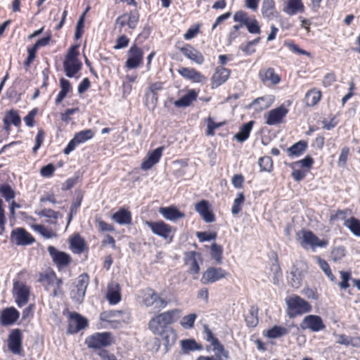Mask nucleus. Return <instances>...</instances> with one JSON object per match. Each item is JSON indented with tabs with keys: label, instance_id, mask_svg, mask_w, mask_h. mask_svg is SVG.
<instances>
[{
	"label": "nucleus",
	"instance_id": "47",
	"mask_svg": "<svg viewBox=\"0 0 360 360\" xmlns=\"http://www.w3.org/2000/svg\"><path fill=\"white\" fill-rule=\"evenodd\" d=\"M258 165L262 172H271L273 168V160L269 156H264L259 159Z\"/></svg>",
	"mask_w": 360,
	"mask_h": 360
},
{
	"label": "nucleus",
	"instance_id": "27",
	"mask_svg": "<svg viewBox=\"0 0 360 360\" xmlns=\"http://www.w3.org/2000/svg\"><path fill=\"white\" fill-rule=\"evenodd\" d=\"M275 100L273 95H265L254 99L249 105V107H255L257 111H261L269 108Z\"/></svg>",
	"mask_w": 360,
	"mask_h": 360
},
{
	"label": "nucleus",
	"instance_id": "18",
	"mask_svg": "<svg viewBox=\"0 0 360 360\" xmlns=\"http://www.w3.org/2000/svg\"><path fill=\"white\" fill-rule=\"evenodd\" d=\"M129 56L126 61V66L129 69L136 68L143 61V52L136 45L129 50Z\"/></svg>",
	"mask_w": 360,
	"mask_h": 360
},
{
	"label": "nucleus",
	"instance_id": "55",
	"mask_svg": "<svg viewBox=\"0 0 360 360\" xmlns=\"http://www.w3.org/2000/svg\"><path fill=\"white\" fill-rule=\"evenodd\" d=\"M78 48H79V45H74V46H71L69 49L67 55L65 56L64 61H70V62L80 61L78 59V55H79Z\"/></svg>",
	"mask_w": 360,
	"mask_h": 360
},
{
	"label": "nucleus",
	"instance_id": "37",
	"mask_svg": "<svg viewBox=\"0 0 360 360\" xmlns=\"http://www.w3.org/2000/svg\"><path fill=\"white\" fill-rule=\"evenodd\" d=\"M158 335L162 337L164 341L163 344L165 345L167 350L168 349V347L172 346L176 342V334L172 328L165 329Z\"/></svg>",
	"mask_w": 360,
	"mask_h": 360
},
{
	"label": "nucleus",
	"instance_id": "22",
	"mask_svg": "<svg viewBox=\"0 0 360 360\" xmlns=\"http://www.w3.org/2000/svg\"><path fill=\"white\" fill-rule=\"evenodd\" d=\"M261 11L263 17L268 20H275L279 15L274 0H263Z\"/></svg>",
	"mask_w": 360,
	"mask_h": 360
},
{
	"label": "nucleus",
	"instance_id": "26",
	"mask_svg": "<svg viewBox=\"0 0 360 360\" xmlns=\"http://www.w3.org/2000/svg\"><path fill=\"white\" fill-rule=\"evenodd\" d=\"M121 288L118 283H110L108 285L106 299L110 304H116L121 300Z\"/></svg>",
	"mask_w": 360,
	"mask_h": 360
},
{
	"label": "nucleus",
	"instance_id": "32",
	"mask_svg": "<svg viewBox=\"0 0 360 360\" xmlns=\"http://www.w3.org/2000/svg\"><path fill=\"white\" fill-rule=\"evenodd\" d=\"M307 148V142L305 141H299L290 147L287 148V153L290 158H296L303 154Z\"/></svg>",
	"mask_w": 360,
	"mask_h": 360
},
{
	"label": "nucleus",
	"instance_id": "39",
	"mask_svg": "<svg viewBox=\"0 0 360 360\" xmlns=\"http://www.w3.org/2000/svg\"><path fill=\"white\" fill-rule=\"evenodd\" d=\"M344 226H346L354 236L360 237V219L354 217L345 220Z\"/></svg>",
	"mask_w": 360,
	"mask_h": 360
},
{
	"label": "nucleus",
	"instance_id": "28",
	"mask_svg": "<svg viewBox=\"0 0 360 360\" xmlns=\"http://www.w3.org/2000/svg\"><path fill=\"white\" fill-rule=\"evenodd\" d=\"M15 290V302L19 307H22L25 305L30 296V288L25 285H22L17 288L14 285Z\"/></svg>",
	"mask_w": 360,
	"mask_h": 360
},
{
	"label": "nucleus",
	"instance_id": "29",
	"mask_svg": "<svg viewBox=\"0 0 360 360\" xmlns=\"http://www.w3.org/2000/svg\"><path fill=\"white\" fill-rule=\"evenodd\" d=\"M197 97L198 92L195 89H190L179 99L175 101L174 102V105L176 108L188 107L194 101L197 99Z\"/></svg>",
	"mask_w": 360,
	"mask_h": 360
},
{
	"label": "nucleus",
	"instance_id": "58",
	"mask_svg": "<svg viewBox=\"0 0 360 360\" xmlns=\"http://www.w3.org/2000/svg\"><path fill=\"white\" fill-rule=\"evenodd\" d=\"M257 311L252 309L245 316V322L248 327L254 328L258 324Z\"/></svg>",
	"mask_w": 360,
	"mask_h": 360
},
{
	"label": "nucleus",
	"instance_id": "19",
	"mask_svg": "<svg viewBox=\"0 0 360 360\" xmlns=\"http://www.w3.org/2000/svg\"><path fill=\"white\" fill-rule=\"evenodd\" d=\"M212 346H213V351L215 352V357L213 356H200L197 360H227L229 358V352L225 349L219 340L215 341V343Z\"/></svg>",
	"mask_w": 360,
	"mask_h": 360
},
{
	"label": "nucleus",
	"instance_id": "10",
	"mask_svg": "<svg viewBox=\"0 0 360 360\" xmlns=\"http://www.w3.org/2000/svg\"><path fill=\"white\" fill-rule=\"evenodd\" d=\"M48 252L59 269L68 266L72 262L71 256L69 254L60 251L53 246H49Z\"/></svg>",
	"mask_w": 360,
	"mask_h": 360
},
{
	"label": "nucleus",
	"instance_id": "43",
	"mask_svg": "<svg viewBox=\"0 0 360 360\" xmlns=\"http://www.w3.org/2000/svg\"><path fill=\"white\" fill-rule=\"evenodd\" d=\"M139 19V12L136 9H134L117 18L116 22H137Z\"/></svg>",
	"mask_w": 360,
	"mask_h": 360
},
{
	"label": "nucleus",
	"instance_id": "20",
	"mask_svg": "<svg viewBox=\"0 0 360 360\" xmlns=\"http://www.w3.org/2000/svg\"><path fill=\"white\" fill-rule=\"evenodd\" d=\"M283 11L289 15H295L304 13L305 6L302 0H285Z\"/></svg>",
	"mask_w": 360,
	"mask_h": 360
},
{
	"label": "nucleus",
	"instance_id": "1",
	"mask_svg": "<svg viewBox=\"0 0 360 360\" xmlns=\"http://www.w3.org/2000/svg\"><path fill=\"white\" fill-rule=\"evenodd\" d=\"M176 310H170L153 317L149 323L148 328L154 334H159L165 329L172 328L169 326L174 322V316Z\"/></svg>",
	"mask_w": 360,
	"mask_h": 360
},
{
	"label": "nucleus",
	"instance_id": "44",
	"mask_svg": "<svg viewBox=\"0 0 360 360\" xmlns=\"http://www.w3.org/2000/svg\"><path fill=\"white\" fill-rule=\"evenodd\" d=\"M321 94L320 91L311 90L309 91L305 96L307 105L309 106H314L316 105L320 101Z\"/></svg>",
	"mask_w": 360,
	"mask_h": 360
},
{
	"label": "nucleus",
	"instance_id": "23",
	"mask_svg": "<svg viewBox=\"0 0 360 360\" xmlns=\"http://www.w3.org/2000/svg\"><path fill=\"white\" fill-rule=\"evenodd\" d=\"M178 72L181 77L193 82L200 83L206 80V77L194 68L181 67Z\"/></svg>",
	"mask_w": 360,
	"mask_h": 360
},
{
	"label": "nucleus",
	"instance_id": "3",
	"mask_svg": "<svg viewBox=\"0 0 360 360\" xmlns=\"http://www.w3.org/2000/svg\"><path fill=\"white\" fill-rule=\"evenodd\" d=\"M145 224L155 235L162 237L165 240L169 239V242L172 241L175 229L172 226L162 220L157 221H146Z\"/></svg>",
	"mask_w": 360,
	"mask_h": 360
},
{
	"label": "nucleus",
	"instance_id": "5",
	"mask_svg": "<svg viewBox=\"0 0 360 360\" xmlns=\"http://www.w3.org/2000/svg\"><path fill=\"white\" fill-rule=\"evenodd\" d=\"M142 294V302L147 307L153 306L154 308L161 310L167 305V302L150 288L143 290Z\"/></svg>",
	"mask_w": 360,
	"mask_h": 360
},
{
	"label": "nucleus",
	"instance_id": "24",
	"mask_svg": "<svg viewBox=\"0 0 360 360\" xmlns=\"http://www.w3.org/2000/svg\"><path fill=\"white\" fill-rule=\"evenodd\" d=\"M230 73V70L223 67H217L212 77V88H217L225 83L229 79Z\"/></svg>",
	"mask_w": 360,
	"mask_h": 360
},
{
	"label": "nucleus",
	"instance_id": "60",
	"mask_svg": "<svg viewBox=\"0 0 360 360\" xmlns=\"http://www.w3.org/2000/svg\"><path fill=\"white\" fill-rule=\"evenodd\" d=\"M207 136H213L214 134V130L221 126H223L225 122H214L212 118L209 117L207 120Z\"/></svg>",
	"mask_w": 360,
	"mask_h": 360
},
{
	"label": "nucleus",
	"instance_id": "48",
	"mask_svg": "<svg viewBox=\"0 0 360 360\" xmlns=\"http://www.w3.org/2000/svg\"><path fill=\"white\" fill-rule=\"evenodd\" d=\"M317 262L320 266V268L322 269V271L325 273V274L327 276V277L333 282L336 281L335 276L332 274V271L330 270V266L328 264V262L325 260L321 259V257H317Z\"/></svg>",
	"mask_w": 360,
	"mask_h": 360
},
{
	"label": "nucleus",
	"instance_id": "63",
	"mask_svg": "<svg viewBox=\"0 0 360 360\" xmlns=\"http://www.w3.org/2000/svg\"><path fill=\"white\" fill-rule=\"evenodd\" d=\"M200 32V25L198 24L195 26L190 27L186 32L184 34V38L186 40H191L196 37Z\"/></svg>",
	"mask_w": 360,
	"mask_h": 360
},
{
	"label": "nucleus",
	"instance_id": "64",
	"mask_svg": "<svg viewBox=\"0 0 360 360\" xmlns=\"http://www.w3.org/2000/svg\"><path fill=\"white\" fill-rule=\"evenodd\" d=\"M203 333L205 335V339L210 342L211 345L215 343V341H218L219 340L214 335L212 330L210 329L207 325H204L203 326Z\"/></svg>",
	"mask_w": 360,
	"mask_h": 360
},
{
	"label": "nucleus",
	"instance_id": "36",
	"mask_svg": "<svg viewBox=\"0 0 360 360\" xmlns=\"http://www.w3.org/2000/svg\"><path fill=\"white\" fill-rule=\"evenodd\" d=\"M82 68L81 61H63V68L68 77H74Z\"/></svg>",
	"mask_w": 360,
	"mask_h": 360
},
{
	"label": "nucleus",
	"instance_id": "12",
	"mask_svg": "<svg viewBox=\"0 0 360 360\" xmlns=\"http://www.w3.org/2000/svg\"><path fill=\"white\" fill-rule=\"evenodd\" d=\"M88 326V321L86 318L77 312L70 314V320L68 326V333L75 334Z\"/></svg>",
	"mask_w": 360,
	"mask_h": 360
},
{
	"label": "nucleus",
	"instance_id": "59",
	"mask_svg": "<svg viewBox=\"0 0 360 360\" xmlns=\"http://www.w3.org/2000/svg\"><path fill=\"white\" fill-rule=\"evenodd\" d=\"M349 153V148L347 146H345L342 148L339 159L338 161V165L340 167H345L347 164V157Z\"/></svg>",
	"mask_w": 360,
	"mask_h": 360
},
{
	"label": "nucleus",
	"instance_id": "7",
	"mask_svg": "<svg viewBox=\"0 0 360 360\" xmlns=\"http://www.w3.org/2000/svg\"><path fill=\"white\" fill-rule=\"evenodd\" d=\"M11 242L18 246L30 245L34 243V238L25 229L19 227L12 230Z\"/></svg>",
	"mask_w": 360,
	"mask_h": 360
},
{
	"label": "nucleus",
	"instance_id": "54",
	"mask_svg": "<svg viewBox=\"0 0 360 360\" xmlns=\"http://www.w3.org/2000/svg\"><path fill=\"white\" fill-rule=\"evenodd\" d=\"M38 214L41 217H45L47 218L53 219V221H52V220L49 221V222L51 224H56V220L59 217V212H56L51 209H46V208H44L42 210H41L38 213Z\"/></svg>",
	"mask_w": 360,
	"mask_h": 360
},
{
	"label": "nucleus",
	"instance_id": "52",
	"mask_svg": "<svg viewBox=\"0 0 360 360\" xmlns=\"http://www.w3.org/2000/svg\"><path fill=\"white\" fill-rule=\"evenodd\" d=\"M196 318L197 314L195 313L184 316L181 321V325L186 329L193 328Z\"/></svg>",
	"mask_w": 360,
	"mask_h": 360
},
{
	"label": "nucleus",
	"instance_id": "21",
	"mask_svg": "<svg viewBox=\"0 0 360 360\" xmlns=\"http://www.w3.org/2000/svg\"><path fill=\"white\" fill-rule=\"evenodd\" d=\"M164 147H158L149 153L147 158L141 163V168L143 170H148L153 167V165L157 164L162 154Z\"/></svg>",
	"mask_w": 360,
	"mask_h": 360
},
{
	"label": "nucleus",
	"instance_id": "34",
	"mask_svg": "<svg viewBox=\"0 0 360 360\" xmlns=\"http://www.w3.org/2000/svg\"><path fill=\"white\" fill-rule=\"evenodd\" d=\"M304 278L303 271L298 268L294 267L290 275L288 276V281L289 284L295 288H298L302 284V279Z\"/></svg>",
	"mask_w": 360,
	"mask_h": 360
},
{
	"label": "nucleus",
	"instance_id": "11",
	"mask_svg": "<svg viewBox=\"0 0 360 360\" xmlns=\"http://www.w3.org/2000/svg\"><path fill=\"white\" fill-rule=\"evenodd\" d=\"M22 337L20 329L15 328L11 330L8 338V347L12 353L15 354L21 353Z\"/></svg>",
	"mask_w": 360,
	"mask_h": 360
},
{
	"label": "nucleus",
	"instance_id": "51",
	"mask_svg": "<svg viewBox=\"0 0 360 360\" xmlns=\"http://www.w3.org/2000/svg\"><path fill=\"white\" fill-rule=\"evenodd\" d=\"M346 254V249L344 246L340 245L335 247L330 253V257L333 261L337 262L340 261Z\"/></svg>",
	"mask_w": 360,
	"mask_h": 360
},
{
	"label": "nucleus",
	"instance_id": "8",
	"mask_svg": "<svg viewBox=\"0 0 360 360\" xmlns=\"http://www.w3.org/2000/svg\"><path fill=\"white\" fill-rule=\"evenodd\" d=\"M297 330L302 328V330L309 329L312 332H319L326 328L323 319L318 315L310 314L304 318L300 327H296Z\"/></svg>",
	"mask_w": 360,
	"mask_h": 360
},
{
	"label": "nucleus",
	"instance_id": "50",
	"mask_svg": "<svg viewBox=\"0 0 360 360\" xmlns=\"http://www.w3.org/2000/svg\"><path fill=\"white\" fill-rule=\"evenodd\" d=\"M314 159L310 155H307L304 158L297 162L289 164V167L294 169L295 166L300 165L302 167L310 169L314 164Z\"/></svg>",
	"mask_w": 360,
	"mask_h": 360
},
{
	"label": "nucleus",
	"instance_id": "38",
	"mask_svg": "<svg viewBox=\"0 0 360 360\" xmlns=\"http://www.w3.org/2000/svg\"><path fill=\"white\" fill-rule=\"evenodd\" d=\"M259 77L264 82L270 81L272 84H277L281 81V77L275 73L274 69L272 68H269L264 72H260Z\"/></svg>",
	"mask_w": 360,
	"mask_h": 360
},
{
	"label": "nucleus",
	"instance_id": "62",
	"mask_svg": "<svg viewBox=\"0 0 360 360\" xmlns=\"http://www.w3.org/2000/svg\"><path fill=\"white\" fill-rule=\"evenodd\" d=\"M122 314V311L120 310H111L108 311H104L101 314V319L103 321H110V319L113 317H119L120 315Z\"/></svg>",
	"mask_w": 360,
	"mask_h": 360
},
{
	"label": "nucleus",
	"instance_id": "35",
	"mask_svg": "<svg viewBox=\"0 0 360 360\" xmlns=\"http://www.w3.org/2000/svg\"><path fill=\"white\" fill-rule=\"evenodd\" d=\"M254 124L255 122L251 120L243 124L240 127L239 131L234 135V139L240 143L244 142L250 136V134Z\"/></svg>",
	"mask_w": 360,
	"mask_h": 360
},
{
	"label": "nucleus",
	"instance_id": "6",
	"mask_svg": "<svg viewBox=\"0 0 360 360\" xmlns=\"http://www.w3.org/2000/svg\"><path fill=\"white\" fill-rule=\"evenodd\" d=\"M112 342L111 333L108 332L96 333L86 339L88 347L92 349H101L110 346Z\"/></svg>",
	"mask_w": 360,
	"mask_h": 360
},
{
	"label": "nucleus",
	"instance_id": "42",
	"mask_svg": "<svg viewBox=\"0 0 360 360\" xmlns=\"http://www.w3.org/2000/svg\"><path fill=\"white\" fill-rule=\"evenodd\" d=\"M0 194L6 202H10L15 197V192L8 184H2L0 185Z\"/></svg>",
	"mask_w": 360,
	"mask_h": 360
},
{
	"label": "nucleus",
	"instance_id": "56",
	"mask_svg": "<svg viewBox=\"0 0 360 360\" xmlns=\"http://www.w3.org/2000/svg\"><path fill=\"white\" fill-rule=\"evenodd\" d=\"M33 229L39 233L45 238H51L56 236V234L51 231L47 229L44 225L34 224Z\"/></svg>",
	"mask_w": 360,
	"mask_h": 360
},
{
	"label": "nucleus",
	"instance_id": "40",
	"mask_svg": "<svg viewBox=\"0 0 360 360\" xmlns=\"http://www.w3.org/2000/svg\"><path fill=\"white\" fill-rule=\"evenodd\" d=\"M4 123L8 124V121L15 127H19L21 124V118L18 112L13 109L8 110L4 117Z\"/></svg>",
	"mask_w": 360,
	"mask_h": 360
},
{
	"label": "nucleus",
	"instance_id": "4",
	"mask_svg": "<svg viewBox=\"0 0 360 360\" xmlns=\"http://www.w3.org/2000/svg\"><path fill=\"white\" fill-rule=\"evenodd\" d=\"M89 283V276L87 274L83 273L77 277L75 289L70 291V297L73 301L79 304L83 302Z\"/></svg>",
	"mask_w": 360,
	"mask_h": 360
},
{
	"label": "nucleus",
	"instance_id": "53",
	"mask_svg": "<svg viewBox=\"0 0 360 360\" xmlns=\"http://www.w3.org/2000/svg\"><path fill=\"white\" fill-rule=\"evenodd\" d=\"M245 201V195L243 193H239L238 197L234 200L233 205L231 208V212L233 214H238L241 210V205Z\"/></svg>",
	"mask_w": 360,
	"mask_h": 360
},
{
	"label": "nucleus",
	"instance_id": "61",
	"mask_svg": "<svg viewBox=\"0 0 360 360\" xmlns=\"http://www.w3.org/2000/svg\"><path fill=\"white\" fill-rule=\"evenodd\" d=\"M342 281L339 283V286L342 289H347L349 287V281L351 279V273L349 271H340Z\"/></svg>",
	"mask_w": 360,
	"mask_h": 360
},
{
	"label": "nucleus",
	"instance_id": "45",
	"mask_svg": "<svg viewBox=\"0 0 360 360\" xmlns=\"http://www.w3.org/2000/svg\"><path fill=\"white\" fill-rule=\"evenodd\" d=\"M210 250L211 257L214 259L217 264H221L223 254L222 246L214 243L211 245Z\"/></svg>",
	"mask_w": 360,
	"mask_h": 360
},
{
	"label": "nucleus",
	"instance_id": "41",
	"mask_svg": "<svg viewBox=\"0 0 360 360\" xmlns=\"http://www.w3.org/2000/svg\"><path fill=\"white\" fill-rule=\"evenodd\" d=\"M181 345L184 352L202 349V345L198 343L194 339L183 340Z\"/></svg>",
	"mask_w": 360,
	"mask_h": 360
},
{
	"label": "nucleus",
	"instance_id": "17",
	"mask_svg": "<svg viewBox=\"0 0 360 360\" xmlns=\"http://www.w3.org/2000/svg\"><path fill=\"white\" fill-rule=\"evenodd\" d=\"M227 273L221 268L209 267L203 274L201 281L204 284L213 283L226 276Z\"/></svg>",
	"mask_w": 360,
	"mask_h": 360
},
{
	"label": "nucleus",
	"instance_id": "57",
	"mask_svg": "<svg viewBox=\"0 0 360 360\" xmlns=\"http://www.w3.org/2000/svg\"><path fill=\"white\" fill-rule=\"evenodd\" d=\"M196 236L200 242L205 241H210L212 240H215L217 233L215 231L213 232H206V231H199L196 233Z\"/></svg>",
	"mask_w": 360,
	"mask_h": 360
},
{
	"label": "nucleus",
	"instance_id": "2",
	"mask_svg": "<svg viewBox=\"0 0 360 360\" xmlns=\"http://www.w3.org/2000/svg\"><path fill=\"white\" fill-rule=\"evenodd\" d=\"M288 315L294 318L298 314L309 312L311 310L310 304L299 296H295L286 300Z\"/></svg>",
	"mask_w": 360,
	"mask_h": 360
},
{
	"label": "nucleus",
	"instance_id": "13",
	"mask_svg": "<svg viewBox=\"0 0 360 360\" xmlns=\"http://www.w3.org/2000/svg\"><path fill=\"white\" fill-rule=\"evenodd\" d=\"M175 47L187 58L198 65H202L205 58L203 55L191 44H186L180 46L176 44Z\"/></svg>",
	"mask_w": 360,
	"mask_h": 360
},
{
	"label": "nucleus",
	"instance_id": "49",
	"mask_svg": "<svg viewBox=\"0 0 360 360\" xmlns=\"http://www.w3.org/2000/svg\"><path fill=\"white\" fill-rule=\"evenodd\" d=\"M233 19L237 22H257L255 18H251L248 13L243 11H237L233 16Z\"/></svg>",
	"mask_w": 360,
	"mask_h": 360
},
{
	"label": "nucleus",
	"instance_id": "16",
	"mask_svg": "<svg viewBox=\"0 0 360 360\" xmlns=\"http://www.w3.org/2000/svg\"><path fill=\"white\" fill-rule=\"evenodd\" d=\"M288 112V110L283 105L271 110L266 115L265 123L269 126L280 124L283 122Z\"/></svg>",
	"mask_w": 360,
	"mask_h": 360
},
{
	"label": "nucleus",
	"instance_id": "33",
	"mask_svg": "<svg viewBox=\"0 0 360 360\" xmlns=\"http://www.w3.org/2000/svg\"><path fill=\"white\" fill-rule=\"evenodd\" d=\"M292 327H297L295 323L289 326V328H285L281 326H274L269 329L266 333V336L271 339H276L287 335L290 332V328Z\"/></svg>",
	"mask_w": 360,
	"mask_h": 360
},
{
	"label": "nucleus",
	"instance_id": "9",
	"mask_svg": "<svg viewBox=\"0 0 360 360\" xmlns=\"http://www.w3.org/2000/svg\"><path fill=\"white\" fill-rule=\"evenodd\" d=\"M302 234L300 244L305 249H308L309 247L312 249L316 247L325 248L328 243L326 240H320L311 231L302 230Z\"/></svg>",
	"mask_w": 360,
	"mask_h": 360
},
{
	"label": "nucleus",
	"instance_id": "14",
	"mask_svg": "<svg viewBox=\"0 0 360 360\" xmlns=\"http://www.w3.org/2000/svg\"><path fill=\"white\" fill-rule=\"evenodd\" d=\"M19 317L20 312L14 307H6L0 311V326H12Z\"/></svg>",
	"mask_w": 360,
	"mask_h": 360
},
{
	"label": "nucleus",
	"instance_id": "25",
	"mask_svg": "<svg viewBox=\"0 0 360 360\" xmlns=\"http://www.w3.org/2000/svg\"><path fill=\"white\" fill-rule=\"evenodd\" d=\"M159 212L167 220L176 221L184 218L185 214L181 212L176 207L171 205L169 207H160Z\"/></svg>",
	"mask_w": 360,
	"mask_h": 360
},
{
	"label": "nucleus",
	"instance_id": "31",
	"mask_svg": "<svg viewBox=\"0 0 360 360\" xmlns=\"http://www.w3.org/2000/svg\"><path fill=\"white\" fill-rule=\"evenodd\" d=\"M70 246L75 254H81L87 249L85 240L79 234H75L71 238Z\"/></svg>",
	"mask_w": 360,
	"mask_h": 360
},
{
	"label": "nucleus",
	"instance_id": "15",
	"mask_svg": "<svg viewBox=\"0 0 360 360\" xmlns=\"http://www.w3.org/2000/svg\"><path fill=\"white\" fill-rule=\"evenodd\" d=\"M195 210L206 223H212L215 221V215L207 200H202L197 202L195 205Z\"/></svg>",
	"mask_w": 360,
	"mask_h": 360
},
{
	"label": "nucleus",
	"instance_id": "30",
	"mask_svg": "<svg viewBox=\"0 0 360 360\" xmlns=\"http://www.w3.org/2000/svg\"><path fill=\"white\" fill-rule=\"evenodd\" d=\"M112 219L120 225H129L131 224V213L124 207H120L115 212Z\"/></svg>",
	"mask_w": 360,
	"mask_h": 360
},
{
	"label": "nucleus",
	"instance_id": "46",
	"mask_svg": "<svg viewBox=\"0 0 360 360\" xmlns=\"http://www.w3.org/2000/svg\"><path fill=\"white\" fill-rule=\"evenodd\" d=\"M94 136V132L91 129H89L76 133L74 137L75 138V141H77L79 144H81L92 139Z\"/></svg>",
	"mask_w": 360,
	"mask_h": 360
}]
</instances>
